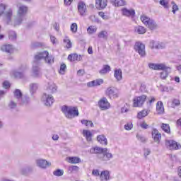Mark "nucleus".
Listing matches in <instances>:
<instances>
[{
    "label": "nucleus",
    "instance_id": "f257e3e1",
    "mask_svg": "<svg viewBox=\"0 0 181 181\" xmlns=\"http://www.w3.org/2000/svg\"><path fill=\"white\" fill-rule=\"evenodd\" d=\"M28 8L25 5L18 6V11H17V18L14 20L13 22L11 21L13 11L12 9H9L7 12H6V23L7 25H11L16 28V26H20L22 25V22L26 20V14L28 13Z\"/></svg>",
    "mask_w": 181,
    "mask_h": 181
},
{
    "label": "nucleus",
    "instance_id": "f03ea898",
    "mask_svg": "<svg viewBox=\"0 0 181 181\" xmlns=\"http://www.w3.org/2000/svg\"><path fill=\"white\" fill-rule=\"evenodd\" d=\"M62 111L68 119H73V118L78 117V108L77 107L64 105L62 107Z\"/></svg>",
    "mask_w": 181,
    "mask_h": 181
},
{
    "label": "nucleus",
    "instance_id": "7ed1b4c3",
    "mask_svg": "<svg viewBox=\"0 0 181 181\" xmlns=\"http://www.w3.org/2000/svg\"><path fill=\"white\" fill-rule=\"evenodd\" d=\"M44 59L46 61V51L35 56V61L33 64V73L35 77L40 76V68H39V60Z\"/></svg>",
    "mask_w": 181,
    "mask_h": 181
},
{
    "label": "nucleus",
    "instance_id": "20e7f679",
    "mask_svg": "<svg viewBox=\"0 0 181 181\" xmlns=\"http://www.w3.org/2000/svg\"><path fill=\"white\" fill-rule=\"evenodd\" d=\"M14 97L18 99V101L21 105H26V104H29L30 99L29 97L22 98V92L19 89H16L14 90Z\"/></svg>",
    "mask_w": 181,
    "mask_h": 181
},
{
    "label": "nucleus",
    "instance_id": "39448f33",
    "mask_svg": "<svg viewBox=\"0 0 181 181\" xmlns=\"http://www.w3.org/2000/svg\"><path fill=\"white\" fill-rule=\"evenodd\" d=\"M147 96L146 95H142L140 96H135L133 98V107L134 108H139L145 104V101H146Z\"/></svg>",
    "mask_w": 181,
    "mask_h": 181
},
{
    "label": "nucleus",
    "instance_id": "423d86ee",
    "mask_svg": "<svg viewBox=\"0 0 181 181\" xmlns=\"http://www.w3.org/2000/svg\"><path fill=\"white\" fill-rule=\"evenodd\" d=\"M120 94L119 90L115 87L110 86L106 90V95H108L109 98H118Z\"/></svg>",
    "mask_w": 181,
    "mask_h": 181
},
{
    "label": "nucleus",
    "instance_id": "0eeeda50",
    "mask_svg": "<svg viewBox=\"0 0 181 181\" xmlns=\"http://www.w3.org/2000/svg\"><path fill=\"white\" fill-rule=\"evenodd\" d=\"M98 105L101 111H107L111 108V104L107 98H102L98 103Z\"/></svg>",
    "mask_w": 181,
    "mask_h": 181
},
{
    "label": "nucleus",
    "instance_id": "6e6552de",
    "mask_svg": "<svg viewBox=\"0 0 181 181\" xmlns=\"http://www.w3.org/2000/svg\"><path fill=\"white\" fill-rule=\"evenodd\" d=\"M165 146L170 151H177V149H180L181 148L180 144L176 142L175 140H165Z\"/></svg>",
    "mask_w": 181,
    "mask_h": 181
},
{
    "label": "nucleus",
    "instance_id": "1a4fd4ad",
    "mask_svg": "<svg viewBox=\"0 0 181 181\" xmlns=\"http://www.w3.org/2000/svg\"><path fill=\"white\" fill-rule=\"evenodd\" d=\"M134 50L137 52L141 57H145L146 54L145 52V45L141 42H137L134 45Z\"/></svg>",
    "mask_w": 181,
    "mask_h": 181
},
{
    "label": "nucleus",
    "instance_id": "9d476101",
    "mask_svg": "<svg viewBox=\"0 0 181 181\" xmlns=\"http://www.w3.org/2000/svg\"><path fill=\"white\" fill-rule=\"evenodd\" d=\"M98 158L101 162H108V160H111L114 158V155L108 152V148H106V151H103V154L98 155Z\"/></svg>",
    "mask_w": 181,
    "mask_h": 181
},
{
    "label": "nucleus",
    "instance_id": "9b49d317",
    "mask_svg": "<svg viewBox=\"0 0 181 181\" xmlns=\"http://www.w3.org/2000/svg\"><path fill=\"white\" fill-rule=\"evenodd\" d=\"M26 70V68L22 66L19 68L18 71L13 70L11 72V76H13L15 78H23V72Z\"/></svg>",
    "mask_w": 181,
    "mask_h": 181
},
{
    "label": "nucleus",
    "instance_id": "f8f14e48",
    "mask_svg": "<svg viewBox=\"0 0 181 181\" xmlns=\"http://www.w3.org/2000/svg\"><path fill=\"white\" fill-rule=\"evenodd\" d=\"M121 12L123 16H127V18H132V19L135 17V10L133 8L128 9L127 8H122Z\"/></svg>",
    "mask_w": 181,
    "mask_h": 181
},
{
    "label": "nucleus",
    "instance_id": "ddd939ff",
    "mask_svg": "<svg viewBox=\"0 0 181 181\" xmlns=\"http://www.w3.org/2000/svg\"><path fill=\"white\" fill-rule=\"evenodd\" d=\"M151 135L154 142L160 144V139H162V134H160L158 129H153L151 131Z\"/></svg>",
    "mask_w": 181,
    "mask_h": 181
},
{
    "label": "nucleus",
    "instance_id": "4468645a",
    "mask_svg": "<svg viewBox=\"0 0 181 181\" xmlns=\"http://www.w3.org/2000/svg\"><path fill=\"white\" fill-rule=\"evenodd\" d=\"M78 12L81 16H86V13H87V6L84 2L80 1L78 4Z\"/></svg>",
    "mask_w": 181,
    "mask_h": 181
},
{
    "label": "nucleus",
    "instance_id": "2eb2a0df",
    "mask_svg": "<svg viewBox=\"0 0 181 181\" xmlns=\"http://www.w3.org/2000/svg\"><path fill=\"white\" fill-rule=\"evenodd\" d=\"M101 84H104V79L103 78H98L93 80L92 81L88 82L86 83L87 87H98V86H101Z\"/></svg>",
    "mask_w": 181,
    "mask_h": 181
},
{
    "label": "nucleus",
    "instance_id": "dca6fc26",
    "mask_svg": "<svg viewBox=\"0 0 181 181\" xmlns=\"http://www.w3.org/2000/svg\"><path fill=\"white\" fill-rule=\"evenodd\" d=\"M108 4V0H95V7L100 11L105 9Z\"/></svg>",
    "mask_w": 181,
    "mask_h": 181
},
{
    "label": "nucleus",
    "instance_id": "f3484780",
    "mask_svg": "<svg viewBox=\"0 0 181 181\" xmlns=\"http://www.w3.org/2000/svg\"><path fill=\"white\" fill-rule=\"evenodd\" d=\"M148 67L153 70H166L168 69L165 64H149Z\"/></svg>",
    "mask_w": 181,
    "mask_h": 181
},
{
    "label": "nucleus",
    "instance_id": "a211bd4d",
    "mask_svg": "<svg viewBox=\"0 0 181 181\" xmlns=\"http://www.w3.org/2000/svg\"><path fill=\"white\" fill-rule=\"evenodd\" d=\"M47 91L51 94L56 93L57 91V85L53 82H49Z\"/></svg>",
    "mask_w": 181,
    "mask_h": 181
},
{
    "label": "nucleus",
    "instance_id": "6ab92c4d",
    "mask_svg": "<svg viewBox=\"0 0 181 181\" xmlns=\"http://www.w3.org/2000/svg\"><path fill=\"white\" fill-rule=\"evenodd\" d=\"M111 174L108 170H103L100 173V179L102 181H108L110 180V177Z\"/></svg>",
    "mask_w": 181,
    "mask_h": 181
},
{
    "label": "nucleus",
    "instance_id": "aec40b11",
    "mask_svg": "<svg viewBox=\"0 0 181 181\" xmlns=\"http://www.w3.org/2000/svg\"><path fill=\"white\" fill-rule=\"evenodd\" d=\"M82 135L86 138L88 142H91L93 141V133L90 130L83 129L82 132Z\"/></svg>",
    "mask_w": 181,
    "mask_h": 181
},
{
    "label": "nucleus",
    "instance_id": "412c9836",
    "mask_svg": "<svg viewBox=\"0 0 181 181\" xmlns=\"http://www.w3.org/2000/svg\"><path fill=\"white\" fill-rule=\"evenodd\" d=\"M97 141L99 144H101V145H108V140H107V137H105L104 134L97 136Z\"/></svg>",
    "mask_w": 181,
    "mask_h": 181
},
{
    "label": "nucleus",
    "instance_id": "4be33fe9",
    "mask_svg": "<svg viewBox=\"0 0 181 181\" xmlns=\"http://www.w3.org/2000/svg\"><path fill=\"white\" fill-rule=\"evenodd\" d=\"M107 148H101V147H93L90 148V153H99V155H103L104 151H106Z\"/></svg>",
    "mask_w": 181,
    "mask_h": 181
},
{
    "label": "nucleus",
    "instance_id": "5701e85b",
    "mask_svg": "<svg viewBox=\"0 0 181 181\" xmlns=\"http://www.w3.org/2000/svg\"><path fill=\"white\" fill-rule=\"evenodd\" d=\"M68 60H70V62H80L81 60V55L71 54L68 56Z\"/></svg>",
    "mask_w": 181,
    "mask_h": 181
},
{
    "label": "nucleus",
    "instance_id": "b1692460",
    "mask_svg": "<svg viewBox=\"0 0 181 181\" xmlns=\"http://www.w3.org/2000/svg\"><path fill=\"white\" fill-rule=\"evenodd\" d=\"M134 32L138 35H144L146 33V28L142 25H137L134 28Z\"/></svg>",
    "mask_w": 181,
    "mask_h": 181
},
{
    "label": "nucleus",
    "instance_id": "393cba45",
    "mask_svg": "<svg viewBox=\"0 0 181 181\" xmlns=\"http://www.w3.org/2000/svg\"><path fill=\"white\" fill-rule=\"evenodd\" d=\"M2 52L6 53H12L13 52V47L11 45H4L1 47Z\"/></svg>",
    "mask_w": 181,
    "mask_h": 181
},
{
    "label": "nucleus",
    "instance_id": "a878e982",
    "mask_svg": "<svg viewBox=\"0 0 181 181\" xmlns=\"http://www.w3.org/2000/svg\"><path fill=\"white\" fill-rule=\"evenodd\" d=\"M114 77L117 81H121L122 80V71L119 69L115 70Z\"/></svg>",
    "mask_w": 181,
    "mask_h": 181
},
{
    "label": "nucleus",
    "instance_id": "bb28decb",
    "mask_svg": "<svg viewBox=\"0 0 181 181\" xmlns=\"http://www.w3.org/2000/svg\"><path fill=\"white\" fill-rule=\"evenodd\" d=\"M156 110L158 114H163L165 112V109L163 107V103L162 101H159L156 104Z\"/></svg>",
    "mask_w": 181,
    "mask_h": 181
},
{
    "label": "nucleus",
    "instance_id": "cd10ccee",
    "mask_svg": "<svg viewBox=\"0 0 181 181\" xmlns=\"http://www.w3.org/2000/svg\"><path fill=\"white\" fill-rule=\"evenodd\" d=\"M66 160L69 163L72 164L80 163L81 162V159L78 157H68L66 158Z\"/></svg>",
    "mask_w": 181,
    "mask_h": 181
},
{
    "label": "nucleus",
    "instance_id": "c85d7f7f",
    "mask_svg": "<svg viewBox=\"0 0 181 181\" xmlns=\"http://www.w3.org/2000/svg\"><path fill=\"white\" fill-rule=\"evenodd\" d=\"M110 1L115 6H124L127 5V1H125V0H110Z\"/></svg>",
    "mask_w": 181,
    "mask_h": 181
},
{
    "label": "nucleus",
    "instance_id": "c756f323",
    "mask_svg": "<svg viewBox=\"0 0 181 181\" xmlns=\"http://www.w3.org/2000/svg\"><path fill=\"white\" fill-rule=\"evenodd\" d=\"M53 103H54V98L52 95H47L46 98V106L52 107L53 105Z\"/></svg>",
    "mask_w": 181,
    "mask_h": 181
},
{
    "label": "nucleus",
    "instance_id": "7c9ffc66",
    "mask_svg": "<svg viewBox=\"0 0 181 181\" xmlns=\"http://www.w3.org/2000/svg\"><path fill=\"white\" fill-rule=\"evenodd\" d=\"M37 88H39V85L37 83L30 84V92L31 95H33V94H36V91H37Z\"/></svg>",
    "mask_w": 181,
    "mask_h": 181
},
{
    "label": "nucleus",
    "instance_id": "2f4dec72",
    "mask_svg": "<svg viewBox=\"0 0 181 181\" xmlns=\"http://www.w3.org/2000/svg\"><path fill=\"white\" fill-rule=\"evenodd\" d=\"M63 42L66 49H71L73 44L71 43V41L69 37H65L63 40Z\"/></svg>",
    "mask_w": 181,
    "mask_h": 181
},
{
    "label": "nucleus",
    "instance_id": "473e14b6",
    "mask_svg": "<svg viewBox=\"0 0 181 181\" xmlns=\"http://www.w3.org/2000/svg\"><path fill=\"white\" fill-rule=\"evenodd\" d=\"M111 71V67L110 65H103V69L99 71L100 74H107Z\"/></svg>",
    "mask_w": 181,
    "mask_h": 181
},
{
    "label": "nucleus",
    "instance_id": "72a5a7b5",
    "mask_svg": "<svg viewBox=\"0 0 181 181\" xmlns=\"http://www.w3.org/2000/svg\"><path fill=\"white\" fill-rule=\"evenodd\" d=\"M150 46L151 49H162V45L157 41H151Z\"/></svg>",
    "mask_w": 181,
    "mask_h": 181
},
{
    "label": "nucleus",
    "instance_id": "f704fd0d",
    "mask_svg": "<svg viewBox=\"0 0 181 181\" xmlns=\"http://www.w3.org/2000/svg\"><path fill=\"white\" fill-rule=\"evenodd\" d=\"M82 125H85V127H87L88 128L90 127V128H94V124L92 121L87 120V119H82L81 121Z\"/></svg>",
    "mask_w": 181,
    "mask_h": 181
},
{
    "label": "nucleus",
    "instance_id": "c9c22d12",
    "mask_svg": "<svg viewBox=\"0 0 181 181\" xmlns=\"http://www.w3.org/2000/svg\"><path fill=\"white\" fill-rule=\"evenodd\" d=\"M47 63L48 64H53L54 63V57L52 55H49V52H46Z\"/></svg>",
    "mask_w": 181,
    "mask_h": 181
},
{
    "label": "nucleus",
    "instance_id": "e433bc0d",
    "mask_svg": "<svg viewBox=\"0 0 181 181\" xmlns=\"http://www.w3.org/2000/svg\"><path fill=\"white\" fill-rule=\"evenodd\" d=\"M148 114H149V112L147 110H142L139 112H138L137 114V118L139 119H142V118H145V117H147Z\"/></svg>",
    "mask_w": 181,
    "mask_h": 181
},
{
    "label": "nucleus",
    "instance_id": "4c0bfd02",
    "mask_svg": "<svg viewBox=\"0 0 181 181\" xmlns=\"http://www.w3.org/2000/svg\"><path fill=\"white\" fill-rule=\"evenodd\" d=\"M66 70H67V66L66 65V64L62 63L59 70V74L64 76V74H66Z\"/></svg>",
    "mask_w": 181,
    "mask_h": 181
},
{
    "label": "nucleus",
    "instance_id": "58836bf2",
    "mask_svg": "<svg viewBox=\"0 0 181 181\" xmlns=\"http://www.w3.org/2000/svg\"><path fill=\"white\" fill-rule=\"evenodd\" d=\"M158 23H156V21H155L153 19L150 21V25H148V29H151V30H155L158 29Z\"/></svg>",
    "mask_w": 181,
    "mask_h": 181
},
{
    "label": "nucleus",
    "instance_id": "ea45409f",
    "mask_svg": "<svg viewBox=\"0 0 181 181\" xmlns=\"http://www.w3.org/2000/svg\"><path fill=\"white\" fill-rule=\"evenodd\" d=\"M98 36L100 39H105L107 40V39H108V33L105 30H102L98 33Z\"/></svg>",
    "mask_w": 181,
    "mask_h": 181
},
{
    "label": "nucleus",
    "instance_id": "a19ab883",
    "mask_svg": "<svg viewBox=\"0 0 181 181\" xmlns=\"http://www.w3.org/2000/svg\"><path fill=\"white\" fill-rule=\"evenodd\" d=\"M45 162H46L45 160H41V159H38L36 160L37 165L39 168H41L42 169H45V168H46Z\"/></svg>",
    "mask_w": 181,
    "mask_h": 181
},
{
    "label": "nucleus",
    "instance_id": "79ce46f5",
    "mask_svg": "<svg viewBox=\"0 0 181 181\" xmlns=\"http://www.w3.org/2000/svg\"><path fill=\"white\" fill-rule=\"evenodd\" d=\"M160 5L163 6L165 9H169V8H170V6H169V0H160Z\"/></svg>",
    "mask_w": 181,
    "mask_h": 181
},
{
    "label": "nucleus",
    "instance_id": "37998d69",
    "mask_svg": "<svg viewBox=\"0 0 181 181\" xmlns=\"http://www.w3.org/2000/svg\"><path fill=\"white\" fill-rule=\"evenodd\" d=\"M161 129L167 134H170V127L168 124H162Z\"/></svg>",
    "mask_w": 181,
    "mask_h": 181
},
{
    "label": "nucleus",
    "instance_id": "c03bdc74",
    "mask_svg": "<svg viewBox=\"0 0 181 181\" xmlns=\"http://www.w3.org/2000/svg\"><path fill=\"white\" fill-rule=\"evenodd\" d=\"M87 32L89 35H93V33H95V32H97V27L90 25L87 28Z\"/></svg>",
    "mask_w": 181,
    "mask_h": 181
},
{
    "label": "nucleus",
    "instance_id": "a18cd8bd",
    "mask_svg": "<svg viewBox=\"0 0 181 181\" xmlns=\"http://www.w3.org/2000/svg\"><path fill=\"white\" fill-rule=\"evenodd\" d=\"M8 39L10 40H16V33L15 31L8 32Z\"/></svg>",
    "mask_w": 181,
    "mask_h": 181
},
{
    "label": "nucleus",
    "instance_id": "49530a36",
    "mask_svg": "<svg viewBox=\"0 0 181 181\" xmlns=\"http://www.w3.org/2000/svg\"><path fill=\"white\" fill-rule=\"evenodd\" d=\"M150 19H151V18L148 17L145 14H143L140 16V21H141V22L144 25H145Z\"/></svg>",
    "mask_w": 181,
    "mask_h": 181
},
{
    "label": "nucleus",
    "instance_id": "de8ad7c7",
    "mask_svg": "<svg viewBox=\"0 0 181 181\" xmlns=\"http://www.w3.org/2000/svg\"><path fill=\"white\" fill-rule=\"evenodd\" d=\"M64 175V170L57 169L53 172V175L54 176H63Z\"/></svg>",
    "mask_w": 181,
    "mask_h": 181
},
{
    "label": "nucleus",
    "instance_id": "09e8293b",
    "mask_svg": "<svg viewBox=\"0 0 181 181\" xmlns=\"http://www.w3.org/2000/svg\"><path fill=\"white\" fill-rule=\"evenodd\" d=\"M180 105V100L179 99H174L172 102L171 107L175 108V107H179Z\"/></svg>",
    "mask_w": 181,
    "mask_h": 181
},
{
    "label": "nucleus",
    "instance_id": "8fccbe9b",
    "mask_svg": "<svg viewBox=\"0 0 181 181\" xmlns=\"http://www.w3.org/2000/svg\"><path fill=\"white\" fill-rule=\"evenodd\" d=\"M78 169H79V168L77 165H71L69 167V171L71 172V173L78 172Z\"/></svg>",
    "mask_w": 181,
    "mask_h": 181
},
{
    "label": "nucleus",
    "instance_id": "3c124183",
    "mask_svg": "<svg viewBox=\"0 0 181 181\" xmlns=\"http://www.w3.org/2000/svg\"><path fill=\"white\" fill-rule=\"evenodd\" d=\"M6 9V5L4 4H0V16L4 15L5 10Z\"/></svg>",
    "mask_w": 181,
    "mask_h": 181
},
{
    "label": "nucleus",
    "instance_id": "603ef678",
    "mask_svg": "<svg viewBox=\"0 0 181 181\" xmlns=\"http://www.w3.org/2000/svg\"><path fill=\"white\" fill-rule=\"evenodd\" d=\"M71 31L72 33H77V23H74L71 25Z\"/></svg>",
    "mask_w": 181,
    "mask_h": 181
},
{
    "label": "nucleus",
    "instance_id": "864d4df0",
    "mask_svg": "<svg viewBox=\"0 0 181 181\" xmlns=\"http://www.w3.org/2000/svg\"><path fill=\"white\" fill-rule=\"evenodd\" d=\"M156 101V99L153 96H150L147 98V104H149V105H152V104Z\"/></svg>",
    "mask_w": 181,
    "mask_h": 181
},
{
    "label": "nucleus",
    "instance_id": "5fc2aeb1",
    "mask_svg": "<svg viewBox=\"0 0 181 181\" xmlns=\"http://www.w3.org/2000/svg\"><path fill=\"white\" fill-rule=\"evenodd\" d=\"M132 128H134V125L132 124V122L127 123L124 125V129H126V131H131Z\"/></svg>",
    "mask_w": 181,
    "mask_h": 181
},
{
    "label": "nucleus",
    "instance_id": "6e6d98bb",
    "mask_svg": "<svg viewBox=\"0 0 181 181\" xmlns=\"http://www.w3.org/2000/svg\"><path fill=\"white\" fill-rule=\"evenodd\" d=\"M121 111L122 114L128 112L129 111V105L128 104L124 105V107H122Z\"/></svg>",
    "mask_w": 181,
    "mask_h": 181
},
{
    "label": "nucleus",
    "instance_id": "4d7b16f0",
    "mask_svg": "<svg viewBox=\"0 0 181 181\" xmlns=\"http://www.w3.org/2000/svg\"><path fill=\"white\" fill-rule=\"evenodd\" d=\"M168 74H169L168 73V71L164 69L163 71H162L160 73V78H162L163 80H165V78H166V77H168Z\"/></svg>",
    "mask_w": 181,
    "mask_h": 181
},
{
    "label": "nucleus",
    "instance_id": "13d9d810",
    "mask_svg": "<svg viewBox=\"0 0 181 181\" xmlns=\"http://www.w3.org/2000/svg\"><path fill=\"white\" fill-rule=\"evenodd\" d=\"M42 43L41 42H33L31 44V49H37V47H41Z\"/></svg>",
    "mask_w": 181,
    "mask_h": 181
},
{
    "label": "nucleus",
    "instance_id": "bf43d9fd",
    "mask_svg": "<svg viewBox=\"0 0 181 181\" xmlns=\"http://www.w3.org/2000/svg\"><path fill=\"white\" fill-rule=\"evenodd\" d=\"M99 16H100V18H103L105 21H108L109 18L108 16L105 15V13H104V12L100 11L98 13Z\"/></svg>",
    "mask_w": 181,
    "mask_h": 181
},
{
    "label": "nucleus",
    "instance_id": "052dcab7",
    "mask_svg": "<svg viewBox=\"0 0 181 181\" xmlns=\"http://www.w3.org/2000/svg\"><path fill=\"white\" fill-rule=\"evenodd\" d=\"M171 4L173 5V13H176V11H179V7L175 4V1H172Z\"/></svg>",
    "mask_w": 181,
    "mask_h": 181
},
{
    "label": "nucleus",
    "instance_id": "680f3d73",
    "mask_svg": "<svg viewBox=\"0 0 181 181\" xmlns=\"http://www.w3.org/2000/svg\"><path fill=\"white\" fill-rule=\"evenodd\" d=\"M50 42L52 43V45H56L57 43V38L54 37V35H49Z\"/></svg>",
    "mask_w": 181,
    "mask_h": 181
},
{
    "label": "nucleus",
    "instance_id": "e2e57ef3",
    "mask_svg": "<svg viewBox=\"0 0 181 181\" xmlns=\"http://www.w3.org/2000/svg\"><path fill=\"white\" fill-rule=\"evenodd\" d=\"M136 138H137L138 141H140V142H146V139L141 135L137 134Z\"/></svg>",
    "mask_w": 181,
    "mask_h": 181
},
{
    "label": "nucleus",
    "instance_id": "0e129e2a",
    "mask_svg": "<svg viewBox=\"0 0 181 181\" xmlns=\"http://www.w3.org/2000/svg\"><path fill=\"white\" fill-rule=\"evenodd\" d=\"M144 152L145 158H147L148 156L151 155V149L149 148H144Z\"/></svg>",
    "mask_w": 181,
    "mask_h": 181
},
{
    "label": "nucleus",
    "instance_id": "69168bd1",
    "mask_svg": "<svg viewBox=\"0 0 181 181\" xmlns=\"http://www.w3.org/2000/svg\"><path fill=\"white\" fill-rule=\"evenodd\" d=\"M92 175L93 176H99L100 177V170H97V169H94L92 171Z\"/></svg>",
    "mask_w": 181,
    "mask_h": 181
},
{
    "label": "nucleus",
    "instance_id": "338daca9",
    "mask_svg": "<svg viewBox=\"0 0 181 181\" xmlns=\"http://www.w3.org/2000/svg\"><path fill=\"white\" fill-rule=\"evenodd\" d=\"M3 87L4 88H6V89L9 88V87H11V83H9L8 81H4L3 83Z\"/></svg>",
    "mask_w": 181,
    "mask_h": 181
},
{
    "label": "nucleus",
    "instance_id": "774afa93",
    "mask_svg": "<svg viewBox=\"0 0 181 181\" xmlns=\"http://www.w3.org/2000/svg\"><path fill=\"white\" fill-rule=\"evenodd\" d=\"M141 128H143V129H148V124L146 122H143L141 124H140Z\"/></svg>",
    "mask_w": 181,
    "mask_h": 181
}]
</instances>
